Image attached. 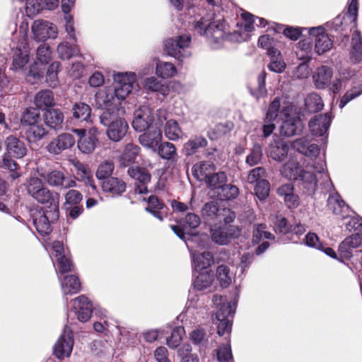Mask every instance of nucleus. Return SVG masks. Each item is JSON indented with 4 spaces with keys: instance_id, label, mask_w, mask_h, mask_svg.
<instances>
[{
    "instance_id": "obj_53",
    "label": "nucleus",
    "mask_w": 362,
    "mask_h": 362,
    "mask_svg": "<svg viewBox=\"0 0 362 362\" xmlns=\"http://www.w3.org/2000/svg\"><path fill=\"white\" fill-rule=\"evenodd\" d=\"M164 131L165 136L170 140L179 139L180 134H181V129L177 122L173 119L166 122Z\"/></svg>"
},
{
    "instance_id": "obj_1",
    "label": "nucleus",
    "mask_w": 362,
    "mask_h": 362,
    "mask_svg": "<svg viewBox=\"0 0 362 362\" xmlns=\"http://www.w3.org/2000/svg\"><path fill=\"white\" fill-rule=\"evenodd\" d=\"M25 188L28 194L36 202L49 205V210L37 209L33 214V224L37 232L41 235L49 234L52 230L51 223L59 217V193L46 187L42 180L37 177H30L25 185Z\"/></svg>"
},
{
    "instance_id": "obj_36",
    "label": "nucleus",
    "mask_w": 362,
    "mask_h": 362,
    "mask_svg": "<svg viewBox=\"0 0 362 362\" xmlns=\"http://www.w3.org/2000/svg\"><path fill=\"white\" fill-rule=\"evenodd\" d=\"M62 289L64 295L76 294L81 289V282L74 275L66 276L62 281Z\"/></svg>"
},
{
    "instance_id": "obj_38",
    "label": "nucleus",
    "mask_w": 362,
    "mask_h": 362,
    "mask_svg": "<svg viewBox=\"0 0 362 362\" xmlns=\"http://www.w3.org/2000/svg\"><path fill=\"white\" fill-rule=\"evenodd\" d=\"M48 134L47 130L42 124H35L30 126L26 132V138L30 143H36L42 139Z\"/></svg>"
},
{
    "instance_id": "obj_59",
    "label": "nucleus",
    "mask_w": 362,
    "mask_h": 362,
    "mask_svg": "<svg viewBox=\"0 0 362 362\" xmlns=\"http://www.w3.org/2000/svg\"><path fill=\"white\" fill-rule=\"evenodd\" d=\"M51 54L49 45L45 44L40 45L36 52L37 60L42 64H47L51 60Z\"/></svg>"
},
{
    "instance_id": "obj_47",
    "label": "nucleus",
    "mask_w": 362,
    "mask_h": 362,
    "mask_svg": "<svg viewBox=\"0 0 362 362\" xmlns=\"http://www.w3.org/2000/svg\"><path fill=\"white\" fill-rule=\"evenodd\" d=\"M73 116L81 121H87L90 116L91 109L84 103H76L72 107Z\"/></svg>"
},
{
    "instance_id": "obj_4",
    "label": "nucleus",
    "mask_w": 362,
    "mask_h": 362,
    "mask_svg": "<svg viewBox=\"0 0 362 362\" xmlns=\"http://www.w3.org/2000/svg\"><path fill=\"white\" fill-rule=\"evenodd\" d=\"M100 122L107 126V134L110 139L119 141L126 134L129 126L127 122L119 117V113L104 111L100 116Z\"/></svg>"
},
{
    "instance_id": "obj_14",
    "label": "nucleus",
    "mask_w": 362,
    "mask_h": 362,
    "mask_svg": "<svg viewBox=\"0 0 362 362\" xmlns=\"http://www.w3.org/2000/svg\"><path fill=\"white\" fill-rule=\"evenodd\" d=\"M96 105L98 107L105 109V111L119 112L117 105L118 100L115 95L112 88H105L100 90L95 94Z\"/></svg>"
},
{
    "instance_id": "obj_46",
    "label": "nucleus",
    "mask_w": 362,
    "mask_h": 362,
    "mask_svg": "<svg viewBox=\"0 0 362 362\" xmlns=\"http://www.w3.org/2000/svg\"><path fill=\"white\" fill-rule=\"evenodd\" d=\"M305 105L310 112H318L323 107V103L321 97L316 93L308 94L305 98Z\"/></svg>"
},
{
    "instance_id": "obj_58",
    "label": "nucleus",
    "mask_w": 362,
    "mask_h": 362,
    "mask_svg": "<svg viewBox=\"0 0 362 362\" xmlns=\"http://www.w3.org/2000/svg\"><path fill=\"white\" fill-rule=\"evenodd\" d=\"M57 52L59 57L62 59H69L72 56L76 54V47H71L66 42H62L57 46Z\"/></svg>"
},
{
    "instance_id": "obj_51",
    "label": "nucleus",
    "mask_w": 362,
    "mask_h": 362,
    "mask_svg": "<svg viewBox=\"0 0 362 362\" xmlns=\"http://www.w3.org/2000/svg\"><path fill=\"white\" fill-rule=\"evenodd\" d=\"M40 119L39 110L34 108H28L23 113L21 122L23 125L31 126L38 123Z\"/></svg>"
},
{
    "instance_id": "obj_12",
    "label": "nucleus",
    "mask_w": 362,
    "mask_h": 362,
    "mask_svg": "<svg viewBox=\"0 0 362 362\" xmlns=\"http://www.w3.org/2000/svg\"><path fill=\"white\" fill-rule=\"evenodd\" d=\"M190 42L191 37L188 35H180L176 39H168L164 43V50L168 55L180 59L189 55L184 52Z\"/></svg>"
},
{
    "instance_id": "obj_54",
    "label": "nucleus",
    "mask_w": 362,
    "mask_h": 362,
    "mask_svg": "<svg viewBox=\"0 0 362 362\" xmlns=\"http://www.w3.org/2000/svg\"><path fill=\"white\" fill-rule=\"evenodd\" d=\"M158 154L163 159H174L176 156V148L173 144L164 142L160 144L158 149Z\"/></svg>"
},
{
    "instance_id": "obj_55",
    "label": "nucleus",
    "mask_w": 362,
    "mask_h": 362,
    "mask_svg": "<svg viewBox=\"0 0 362 362\" xmlns=\"http://www.w3.org/2000/svg\"><path fill=\"white\" fill-rule=\"evenodd\" d=\"M213 281L212 275L208 272L199 274L194 281V286L197 290H204L209 288Z\"/></svg>"
},
{
    "instance_id": "obj_35",
    "label": "nucleus",
    "mask_w": 362,
    "mask_h": 362,
    "mask_svg": "<svg viewBox=\"0 0 362 362\" xmlns=\"http://www.w3.org/2000/svg\"><path fill=\"white\" fill-rule=\"evenodd\" d=\"M227 182V176L224 172H214L213 174L205 181L208 188L210 189L213 197L222 185Z\"/></svg>"
},
{
    "instance_id": "obj_49",
    "label": "nucleus",
    "mask_w": 362,
    "mask_h": 362,
    "mask_svg": "<svg viewBox=\"0 0 362 362\" xmlns=\"http://www.w3.org/2000/svg\"><path fill=\"white\" fill-rule=\"evenodd\" d=\"M189 344H184L177 350V356L180 362H199V356L192 352Z\"/></svg>"
},
{
    "instance_id": "obj_11",
    "label": "nucleus",
    "mask_w": 362,
    "mask_h": 362,
    "mask_svg": "<svg viewBox=\"0 0 362 362\" xmlns=\"http://www.w3.org/2000/svg\"><path fill=\"white\" fill-rule=\"evenodd\" d=\"M156 121L157 118H154L152 110L141 106L134 111L132 127L136 132H142L151 127Z\"/></svg>"
},
{
    "instance_id": "obj_39",
    "label": "nucleus",
    "mask_w": 362,
    "mask_h": 362,
    "mask_svg": "<svg viewBox=\"0 0 362 362\" xmlns=\"http://www.w3.org/2000/svg\"><path fill=\"white\" fill-rule=\"evenodd\" d=\"M35 104L40 109H45L54 105L53 93L49 90L38 92L35 97Z\"/></svg>"
},
{
    "instance_id": "obj_13",
    "label": "nucleus",
    "mask_w": 362,
    "mask_h": 362,
    "mask_svg": "<svg viewBox=\"0 0 362 362\" xmlns=\"http://www.w3.org/2000/svg\"><path fill=\"white\" fill-rule=\"evenodd\" d=\"M73 345L72 331L69 327H65L63 334L54 346V354L59 358L69 357L71 353Z\"/></svg>"
},
{
    "instance_id": "obj_15",
    "label": "nucleus",
    "mask_w": 362,
    "mask_h": 362,
    "mask_svg": "<svg viewBox=\"0 0 362 362\" xmlns=\"http://www.w3.org/2000/svg\"><path fill=\"white\" fill-rule=\"evenodd\" d=\"M76 143L74 136L69 133H62L50 141L46 146L47 151L54 155H58L63 151L71 148Z\"/></svg>"
},
{
    "instance_id": "obj_22",
    "label": "nucleus",
    "mask_w": 362,
    "mask_h": 362,
    "mask_svg": "<svg viewBox=\"0 0 362 362\" xmlns=\"http://www.w3.org/2000/svg\"><path fill=\"white\" fill-rule=\"evenodd\" d=\"M333 76L332 68L327 66L318 67L313 74V83L317 88L325 89L330 85Z\"/></svg>"
},
{
    "instance_id": "obj_18",
    "label": "nucleus",
    "mask_w": 362,
    "mask_h": 362,
    "mask_svg": "<svg viewBox=\"0 0 362 362\" xmlns=\"http://www.w3.org/2000/svg\"><path fill=\"white\" fill-rule=\"evenodd\" d=\"M214 304L217 307L216 317L218 321L230 320L235 310V305L227 301L226 297L215 295L213 298Z\"/></svg>"
},
{
    "instance_id": "obj_43",
    "label": "nucleus",
    "mask_w": 362,
    "mask_h": 362,
    "mask_svg": "<svg viewBox=\"0 0 362 362\" xmlns=\"http://www.w3.org/2000/svg\"><path fill=\"white\" fill-rule=\"evenodd\" d=\"M206 145V139L203 136H198L186 142L183 150L187 156H191L194 154L199 148L205 147Z\"/></svg>"
},
{
    "instance_id": "obj_24",
    "label": "nucleus",
    "mask_w": 362,
    "mask_h": 362,
    "mask_svg": "<svg viewBox=\"0 0 362 362\" xmlns=\"http://www.w3.org/2000/svg\"><path fill=\"white\" fill-rule=\"evenodd\" d=\"M330 122V117L327 114L318 115L310 121L309 127L313 134L322 136L327 131Z\"/></svg>"
},
{
    "instance_id": "obj_61",
    "label": "nucleus",
    "mask_w": 362,
    "mask_h": 362,
    "mask_svg": "<svg viewBox=\"0 0 362 362\" xmlns=\"http://www.w3.org/2000/svg\"><path fill=\"white\" fill-rule=\"evenodd\" d=\"M265 78L266 73L264 71L261 72L257 78V88L251 90V93L257 98L264 97L267 94Z\"/></svg>"
},
{
    "instance_id": "obj_33",
    "label": "nucleus",
    "mask_w": 362,
    "mask_h": 362,
    "mask_svg": "<svg viewBox=\"0 0 362 362\" xmlns=\"http://www.w3.org/2000/svg\"><path fill=\"white\" fill-rule=\"evenodd\" d=\"M193 266L197 271L209 267L214 263V257L209 252L192 254Z\"/></svg>"
},
{
    "instance_id": "obj_3",
    "label": "nucleus",
    "mask_w": 362,
    "mask_h": 362,
    "mask_svg": "<svg viewBox=\"0 0 362 362\" xmlns=\"http://www.w3.org/2000/svg\"><path fill=\"white\" fill-rule=\"evenodd\" d=\"M28 23H22L19 28L20 39L16 46L13 47L12 69L14 70L22 69L29 62L30 47L28 43Z\"/></svg>"
},
{
    "instance_id": "obj_52",
    "label": "nucleus",
    "mask_w": 362,
    "mask_h": 362,
    "mask_svg": "<svg viewBox=\"0 0 362 362\" xmlns=\"http://www.w3.org/2000/svg\"><path fill=\"white\" fill-rule=\"evenodd\" d=\"M114 170V164L112 161L102 162L96 171V177L100 180H105L110 177Z\"/></svg>"
},
{
    "instance_id": "obj_26",
    "label": "nucleus",
    "mask_w": 362,
    "mask_h": 362,
    "mask_svg": "<svg viewBox=\"0 0 362 362\" xmlns=\"http://www.w3.org/2000/svg\"><path fill=\"white\" fill-rule=\"evenodd\" d=\"M362 244V235L361 233L353 234L346 238L339 246V252L346 258L351 256V250L357 248Z\"/></svg>"
},
{
    "instance_id": "obj_5",
    "label": "nucleus",
    "mask_w": 362,
    "mask_h": 362,
    "mask_svg": "<svg viewBox=\"0 0 362 362\" xmlns=\"http://www.w3.org/2000/svg\"><path fill=\"white\" fill-rule=\"evenodd\" d=\"M166 115L167 112L165 110L160 109L157 111V121L155 122L151 127L147 129V132L143 133L139 137V143L142 146L151 148L153 151L156 150L162 140L160 127L166 121Z\"/></svg>"
},
{
    "instance_id": "obj_6",
    "label": "nucleus",
    "mask_w": 362,
    "mask_h": 362,
    "mask_svg": "<svg viewBox=\"0 0 362 362\" xmlns=\"http://www.w3.org/2000/svg\"><path fill=\"white\" fill-rule=\"evenodd\" d=\"M136 74L133 72L117 73L114 75L113 92L118 100H124L135 88Z\"/></svg>"
},
{
    "instance_id": "obj_27",
    "label": "nucleus",
    "mask_w": 362,
    "mask_h": 362,
    "mask_svg": "<svg viewBox=\"0 0 362 362\" xmlns=\"http://www.w3.org/2000/svg\"><path fill=\"white\" fill-rule=\"evenodd\" d=\"M216 170V166L211 162H199L192 168L194 177L199 181H206Z\"/></svg>"
},
{
    "instance_id": "obj_25",
    "label": "nucleus",
    "mask_w": 362,
    "mask_h": 362,
    "mask_svg": "<svg viewBox=\"0 0 362 362\" xmlns=\"http://www.w3.org/2000/svg\"><path fill=\"white\" fill-rule=\"evenodd\" d=\"M101 187L105 192L111 194L112 196H118L126 190L125 182L115 177H110L101 182Z\"/></svg>"
},
{
    "instance_id": "obj_23",
    "label": "nucleus",
    "mask_w": 362,
    "mask_h": 362,
    "mask_svg": "<svg viewBox=\"0 0 362 362\" xmlns=\"http://www.w3.org/2000/svg\"><path fill=\"white\" fill-rule=\"evenodd\" d=\"M129 175L136 180L141 183V185H137L135 192L139 194L147 193V187L146 184L151 180L150 173L144 168L139 167H133L128 170Z\"/></svg>"
},
{
    "instance_id": "obj_56",
    "label": "nucleus",
    "mask_w": 362,
    "mask_h": 362,
    "mask_svg": "<svg viewBox=\"0 0 362 362\" xmlns=\"http://www.w3.org/2000/svg\"><path fill=\"white\" fill-rule=\"evenodd\" d=\"M216 276L222 287H228L232 281V276L230 274V270L226 265L218 267Z\"/></svg>"
},
{
    "instance_id": "obj_50",
    "label": "nucleus",
    "mask_w": 362,
    "mask_h": 362,
    "mask_svg": "<svg viewBox=\"0 0 362 362\" xmlns=\"http://www.w3.org/2000/svg\"><path fill=\"white\" fill-rule=\"evenodd\" d=\"M156 74L163 78L175 75L177 70L175 66L169 62H159L156 65Z\"/></svg>"
},
{
    "instance_id": "obj_9",
    "label": "nucleus",
    "mask_w": 362,
    "mask_h": 362,
    "mask_svg": "<svg viewBox=\"0 0 362 362\" xmlns=\"http://www.w3.org/2000/svg\"><path fill=\"white\" fill-rule=\"evenodd\" d=\"M279 117L282 120L280 131L284 136H291L301 130V121L298 117L292 114L291 107H284L279 113Z\"/></svg>"
},
{
    "instance_id": "obj_57",
    "label": "nucleus",
    "mask_w": 362,
    "mask_h": 362,
    "mask_svg": "<svg viewBox=\"0 0 362 362\" xmlns=\"http://www.w3.org/2000/svg\"><path fill=\"white\" fill-rule=\"evenodd\" d=\"M185 334V329L182 327L175 328L170 337L167 340V344L170 348H177L182 340V337Z\"/></svg>"
},
{
    "instance_id": "obj_44",
    "label": "nucleus",
    "mask_w": 362,
    "mask_h": 362,
    "mask_svg": "<svg viewBox=\"0 0 362 362\" xmlns=\"http://www.w3.org/2000/svg\"><path fill=\"white\" fill-rule=\"evenodd\" d=\"M165 206L159 201L157 197L150 196L148 199V206L146 210L152 214L156 218L162 221Z\"/></svg>"
},
{
    "instance_id": "obj_41",
    "label": "nucleus",
    "mask_w": 362,
    "mask_h": 362,
    "mask_svg": "<svg viewBox=\"0 0 362 362\" xmlns=\"http://www.w3.org/2000/svg\"><path fill=\"white\" fill-rule=\"evenodd\" d=\"M352 48L351 50V59L354 62L362 61V37L361 33L356 30L352 35Z\"/></svg>"
},
{
    "instance_id": "obj_32",
    "label": "nucleus",
    "mask_w": 362,
    "mask_h": 362,
    "mask_svg": "<svg viewBox=\"0 0 362 362\" xmlns=\"http://www.w3.org/2000/svg\"><path fill=\"white\" fill-rule=\"evenodd\" d=\"M362 94V77L353 81L352 86L342 96L339 107L342 109L349 102Z\"/></svg>"
},
{
    "instance_id": "obj_62",
    "label": "nucleus",
    "mask_w": 362,
    "mask_h": 362,
    "mask_svg": "<svg viewBox=\"0 0 362 362\" xmlns=\"http://www.w3.org/2000/svg\"><path fill=\"white\" fill-rule=\"evenodd\" d=\"M61 68V64L59 62L52 63L47 72V80L50 86H55L57 81V74Z\"/></svg>"
},
{
    "instance_id": "obj_20",
    "label": "nucleus",
    "mask_w": 362,
    "mask_h": 362,
    "mask_svg": "<svg viewBox=\"0 0 362 362\" xmlns=\"http://www.w3.org/2000/svg\"><path fill=\"white\" fill-rule=\"evenodd\" d=\"M6 155L8 157L21 158L27 153L24 142L15 136L10 135L5 139Z\"/></svg>"
},
{
    "instance_id": "obj_7",
    "label": "nucleus",
    "mask_w": 362,
    "mask_h": 362,
    "mask_svg": "<svg viewBox=\"0 0 362 362\" xmlns=\"http://www.w3.org/2000/svg\"><path fill=\"white\" fill-rule=\"evenodd\" d=\"M32 37L36 42H45L48 39H55L58 35L57 27L52 23L38 19L31 25Z\"/></svg>"
},
{
    "instance_id": "obj_42",
    "label": "nucleus",
    "mask_w": 362,
    "mask_h": 362,
    "mask_svg": "<svg viewBox=\"0 0 362 362\" xmlns=\"http://www.w3.org/2000/svg\"><path fill=\"white\" fill-rule=\"evenodd\" d=\"M223 208L215 201L206 202L202 209V215L208 219L218 218L221 216Z\"/></svg>"
},
{
    "instance_id": "obj_63",
    "label": "nucleus",
    "mask_w": 362,
    "mask_h": 362,
    "mask_svg": "<svg viewBox=\"0 0 362 362\" xmlns=\"http://www.w3.org/2000/svg\"><path fill=\"white\" fill-rule=\"evenodd\" d=\"M262 157V148L259 146L255 145L246 158V163L250 166L258 164Z\"/></svg>"
},
{
    "instance_id": "obj_34",
    "label": "nucleus",
    "mask_w": 362,
    "mask_h": 362,
    "mask_svg": "<svg viewBox=\"0 0 362 362\" xmlns=\"http://www.w3.org/2000/svg\"><path fill=\"white\" fill-rule=\"evenodd\" d=\"M289 145L284 141H278L269 148V156L278 162H281L288 154Z\"/></svg>"
},
{
    "instance_id": "obj_60",
    "label": "nucleus",
    "mask_w": 362,
    "mask_h": 362,
    "mask_svg": "<svg viewBox=\"0 0 362 362\" xmlns=\"http://www.w3.org/2000/svg\"><path fill=\"white\" fill-rule=\"evenodd\" d=\"M270 185L267 180H260L255 186L256 196L260 200H264L269 194Z\"/></svg>"
},
{
    "instance_id": "obj_17",
    "label": "nucleus",
    "mask_w": 362,
    "mask_h": 362,
    "mask_svg": "<svg viewBox=\"0 0 362 362\" xmlns=\"http://www.w3.org/2000/svg\"><path fill=\"white\" fill-rule=\"evenodd\" d=\"M69 162L75 168L76 174L80 177L81 180L86 186L90 187V189H88L89 194L93 195L97 194V186L89 167L76 159H71Z\"/></svg>"
},
{
    "instance_id": "obj_19",
    "label": "nucleus",
    "mask_w": 362,
    "mask_h": 362,
    "mask_svg": "<svg viewBox=\"0 0 362 362\" xmlns=\"http://www.w3.org/2000/svg\"><path fill=\"white\" fill-rule=\"evenodd\" d=\"M73 308L81 322H87L91 317L93 305L85 296H80L73 300Z\"/></svg>"
},
{
    "instance_id": "obj_40",
    "label": "nucleus",
    "mask_w": 362,
    "mask_h": 362,
    "mask_svg": "<svg viewBox=\"0 0 362 362\" xmlns=\"http://www.w3.org/2000/svg\"><path fill=\"white\" fill-rule=\"evenodd\" d=\"M327 206L329 209L336 215H341L348 210V206L341 199L339 194H331L327 199Z\"/></svg>"
},
{
    "instance_id": "obj_29",
    "label": "nucleus",
    "mask_w": 362,
    "mask_h": 362,
    "mask_svg": "<svg viewBox=\"0 0 362 362\" xmlns=\"http://www.w3.org/2000/svg\"><path fill=\"white\" fill-rule=\"evenodd\" d=\"M74 132L81 136L78 141V148L81 151L90 153L95 149L97 141H95L94 137H88L84 129H75Z\"/></svg>"
},
{
    "instance_id": "obj_31",
    "label": "nucleus",
    "mask_w": 362,
    "mask_h": 362,
    "mask_svg": "<svg viewBox=\"0 0 362 362\" xmlns=\"http://www.w3.org/2000/svg\"><path fill=\"white\" fill-rule=\"evenodd\" d=\"M140 148L133 144H127L119 157V163L122 166H127L134 163L139 153Z\"/></svg>"
},
{
    "instance_id": "obj_30",
    "label": "nucleus",
    "mask_w": 362,
    "mask_h": 362,
    "mask_svg": "<svg viewBox=\"0 0 362 362\" xmlns=\"http://www.w3.org/2000/svg\"><path fill=\"white\" fill-rule=\"evenodd\" d=\"M44 121L45 124L52 129H58L62 127L64 122V115L57 109H52L44 113Z\"/></svg>"
},
{
    "instance_id": "obj_10",
    "label": "nucleus",
    "mask_w": 362,
    "mask_h": 362,
    "mask_svg": "<svg viewBox=\"0 0 362 362\" xmlns=\"http://www.w3.org/2000/svg\"><path fill=\"white\" fill-rule=\"evenodd\" d=\"M40 175L51 187L68 189L76 186L75 178L66 176L62 170H52Z\"/></svg>"
},
{
    "instance_id": "obj_48",
    "label": "nucleus",
    "mask_w": 362,
    "mask_h": 362,
    "mask_svg": "<svg viewBox=\"0 0 362 362\" xmlns=\"http://www.w3.org/2000/svg\"><path fill=\"white\" fill-rule=\"evenodd\" d=\"M270 57L271 62L268 67L270 71L276 73H281L286 68V64L282 59V57L279 50L272 51Z\"/></svg>"
},
{
    "instance_id": "obj_2",
    "label": "nucleus",
    "mask_w": 362,
    "mask_h": 362,
    "mask_svg": "<svg viewBox=\"0 0 362 362\" xmlns=\"http://www.w3.org/2000/svg\"><path fill=\"white\" fill-rule=\"evenodd\" d=\"M302 158L297 155L290 154L289 159L282 165L280 172L281 175L290 180H300L305 187L309 189H315L317 185V180L313 173L309 170L310 167L306 165L303 168ZM325 164L321 162L317 165L312 166L317 173H322Z\"/></svg>"
},
{
    "instance_id": "obj_37",
    "label": "nucleus",
    "mask_w": 362,
    "mask_h": 362,
    "mask_svg": "<svg viewBox=\"0 0 362 362\" xmlns=\"http://www.w3.org/2000/svg\"><path fill=\"white\" fill-rule=\"evenodd\" d=\"M238 194L239 189L235 185L226 182L213 197L220 200H231L235 199Z\"/></svg>"
},
{
    "instance_id": "obj_8",
    "label": "nucleus",
    "mask_w": 362,
    "mask_h": 362,
    "mask_svg": "<svg viewBox=\"0 0 362 362\" xmlns=\"http://www.w3.org/2000/svg\"><path fill=\"white\" fill-rule=\"evenodd\" d=\"M194 27L200 35L211 37L215 40L223 39L226 35V24L221 20L208 23L207 21L202 18L194 23Z\"/></svg>"
},
{
    "instance_id": "obj_16",
    "label": "nucleus",
    "mask_w": 362,
    "mask_h": 362,
    "mask_svg": "<svg viewBox=\"0 0 362 362\" xmlns=\"http://www.w3.org/2000/svg\"><path fill=\"white\" fill-rule=\"evenodd\" d=\"M309 34L315 37V50L318 54H322L332 47V40L325 33L323 28H311L309 29Z\"/></svg>"
},
{
    "instance_id": "obj_64",
    "label": "nucleus",
    "mask_w": 362,
    "mask_h": 362,
    "mask_svg": "<svg viewBox=\"0 0 362 362\" xmlns=\"http://www.w3.org/2000/svg\"><path fill=\"white\" fill-rule=\"evenodd\" d=\"M44 8L40 0H26L25 11L28 16H34Z\"/></svg>"
},
{
    "instance_id": "obj_21",
    "label": "nucleus",
    "mask_w": 362,
    "mask_h": 362,
    "mask_svg": "<svg viewBox=\"0 0 362 362\" xmlns=\"http://www.w3.org/2000/svg\"><path fill=\"white\" fill-rule=\"evenodd\" d=\"M200 223L201 219L197 214L188 213L183 220V228L179 226H171V228L180 238L184 239L185 233H189V230L197 228Z\"/></svg>"
},
{
    "instance_id": "obj_45",
    "label": "nucleus",
    "mask_w": 362,
    "mask_h": 362,
    "mask_svg": "<svg viewBox=\"0 0 362 362\" xmlns=\"http://www.w3.org/2000/svg\"><path fill=\"white\" fill-rule=\"evenodd\" d=\"M144 86L146 90L158 92L164 96L167 95L169 93L168 87L154 77L146 78Z\"/></svg>"
},
{
    "instance_id": "obj_28",
    "label": "nucleus",
    "mask_w": 362,
    "mask_h": 362,
    "mask_svg": "<svg viewBox=\"0 0 362 362\" xmlns=\"http://www.w3.org/2000/svg\"><path fill=\"white\" fill-rule=\"evenodd\" d=\"M292 146L296 151L307 156H316L320 153L317 145L309 144L308 140L304 138L295 140L292 143Z\"/></svg>"
}]
</instances>
